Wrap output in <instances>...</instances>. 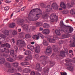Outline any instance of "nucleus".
<instances>
[{
    "label": "nucleus",
    "mask_w": 75,
    "mask_h": 75,
    "mask_svg": "<svg viewBox=\"0 0 75 75\" xmlns=\"http://www.w3.org/2000/svg\"><path fill=\"white\" fill-rule=\"evenodd\" d=\"M47 40L49 42L51 43H54L55 42V40L54 39H52L50 38H48Z\"/></svg>",
    "instance_id": "obj_10"
},
{
    "label": "nucleus",
    "mask_w": 75,
    "mask_h": 75,
    "mask_svg": "<svg viewBox=\"0 0 75 75\" xmlns=\"http://www.w3.org/2000/svg\"><path fill=\"white\" fill-rule=\"evenodd\" d=\"M5 47H6L7 48H10V45L8 43L6 44V46Z\"/></svg>",
    "instance_id": "obj_48"
},
{
    "label": "nucleus",
    "mask_w": 75,
    "mask_h": 75,
    "mask_svg": "<svg viewBox=\"0 0 75 75\" xmlns=\"http://www.w3.org/2000/svg\"><path fill=\"white\" fill-rule=\"evenodd\" d=\"M24 35V33L23 32H22L21 33H19V35H20L21 37H23V35Z\"/></svg>",
    "instance_id": "obj_51"
},
{
    "label": "nucleus",
    "mask_w": 75,
    "mask_h": 75,
    "mask_svg": "<svg viewBox=\"0 0 75 75\" xmlns=\"http://www.w3.org/2000/svg\"><path fill=\"white\" fill-rule=\"evenodd\" d=\"M67 6L68 7H72V6L70 5V3H68L67 4Z\"/></svg>",
    "instance_id": "obj_52"
},
{
    "label": "nucleus",
    "mask_w": 75,
    "mask_h": 75,
    "mask_svg": "<svg viewBox=\"0 0 75 75\" xmlns=\"http://www.w3.org/2000/svg\"><path fill=\"white\" fill-rule=\"evenodd\" d=\"M52 6L54 10H57L58 8V6L55 3H53L52 4Z\"/></svg>",
    "instance_id": "obj_9"
},
{
    "label": "nucleus",
    "mask_w": 75,
    "mask_h": 75,
    "mask_svg": "<svg viewBox=\"0 0 75 75\" xmlns=\"http://www.w3.org/2000/svg\"><path fill=\"white\" fill-rule=\"evenodd\" d=\"M5 62V59L1 57H0V64H3Z\"/></svg>",
    "instance_id": "obj_14"
},
{
    "label": "nucleus",
    "mask_w": 75,
    "mask_h": 75,
    "mask_svg": "<svg viewBox=\"0 0 75 75\" xmlns=\"http://www.w3.org/2000/svg\"><path fill=\"white\" fill-rule=\"evenodd\" d=\"M25 37L26 38H30L31 37V36L30 35L26 34L25 35Z\"/></svg>",
    "instance_id": "obj_46"
},
{
    "label": "nucleus",
    "mask_w": 75,
    "mask_h": 75,
    "mask_svg": "<svg viewBox=\"0 0 75 75\" xmlns=\"http://www.w3.org/2000/svg\"><path fill=\"white\" fill-rule=\"evenodd\" d=\"M49 70H50V68H47V66L45 67L43 69V73H48L49 72Z\"/></svg>",
    "instance_id": "obj_8"
},
{
    "label": "nucleus",
    "mask_w": 75,
    "mask_h": 75,
    "mask_svg": "<svg viewBox=\"0 0 75 75\" xmlns=\"http://www.w3.org/2000/svg\"><path fill=\"white\" fill-rule=\"evenodd\" d=\"M65 26L66 27H67L68 28L69 27L70 28L69 30L68 29H65V33H66V34H68L69 33H72V31H73V30H74L73 28L71 27V26H69L65 25Z\"/></svg>",
    "instance_id": "obj_5"
},
{
    "label": "nucleus",
    "mask_w": 75,
    "mask_h": 75,
    "mask_svg": "<svg viewBox=\"0 0 75 75\" xmlns=\"http://www.w3.org/2000/svg\"><path fill=\"white\" fill-rule=\"evenodd\" d=\"M55 63L54 61L51 62H50V66L51 67H52L54 65H55Z\"/></svg>",
    "instance_id": "obj_33"
},
{
    "label": "nucleus",
    "mask_w": 75,
    "mask_h": 75,
    "mask_svg": "<svg viewBox=\"0 0 75 75\" xmlns=\"http://www.w3.org/2000/svg\"><path fill=\"white\" fill-rule=\"evenodd\" d=\"M42 43L44 45H46V46H48V45H49V44H48V42L45 40H43Z\"/></svg>",
    "instance_id": "obj_23"
},
{
    "label": "nucleus",
    "mask_w": 75,
    "mask_h": 75,
    "mask_svg": "<svg viewBox=\"0 0 75 75\" xmlns=\"http://www.w3.org/2000/svg\"><path fill=\"white\" fill-rule=\"evenodd\" d=\"M42 15V11L39 8L33 9L31 10L28 17L30 21H35Z\"/></svg>",
    "instance_id": "obj_1"
},
{
    "label": "nucleus",
    "mask_w": 75,
    "mask_h": 75,
    "mask_svg": "<svg viewBox=\"0 0 75 75\" xmlns=\"http://www.w3.org/2000/svg\"><path fill=\"white\" fill-rule=\"evenodd\" d=\"M18 45H19V47L22 48L24 47L25 46V43L24 41L20 40H18L17 42Z\"/></svg>",
    "instance_id": "obj_3"
},
{
    "label": "nucleus",
    "mask_w": 75,
    "mask_h": 75,
    "mask_svg": "<svg viewBox=\"0 0 75 75\" xmlns=\"http://www.w3.org/2000/svg\"><path fill=\"white\" fill-rule=\"evenodd\" d=\"M53 48L54 52L58 53V52H59V51H58V48L57 47H56V46L53 45Z\"/></svg>",
    "instance_id": "obj_13"
},
{
    "label": "nucleus",
    "mask_w": 75,
    "mask_h": 75,
    "mask_svg": "<svg viewBox=\"0 0 75 75\" xmlns=\"http://www.w3.org/2000/svg\"><path fill=\"white\" fill-rule=\"evenodd\" d=\"M60 27H62V26H64V25L65 26V25L64 24V22H63V21H60Z\"/></svg>",
    "instance_id": "obj_41"
},
{
    "label": "nucleus",
    "mask_w": 75,
    "mask_h": 75,
    "mask_svg": "<svg viewBox=\"0 0 75 75\" xmlns=\"http://www.w3.org/2000/svg\"><path fill=\"white\" fill-rule=\"evenodd\" d=\"M18 63L17 62H14V63H13V66L14 67H15L16 68L18 67Z\"/></svg>",
    "instance_id": "obj_29"
},
{
    "label": "nucleus",
    "mask_w": 75,
    "mask_h": 75,
    "mask_svg": "<svg viewBox=\"0 0 75 75\" xmlns=\"http://www.w3.org/2000/svg\"><path fill=\"white\" fill-rule=\"evenodd\" d=\"M59 31H60V32H61V33H63V32H64L65 33V29L64 30L63 29H62V30H59Z\"/></svg>",
    "instance_id": "obj_55"
},
{
    "label": "nucleus",
    "mask_w": 75,
    "mask_h": 75,
    "mask_svg": "<svg viewBox=\"0 0 75 75\" xmlns=\"http://www.w3.org/2000/svg\"><path fill=\"white\" fill-rule=\"evenodd\" d=\"M14 48L16 51L17 52V51H18V47H17V46H15L14 47Z\"/></svg>",
    "instance_id": "obj_56"
},
{
    "label": "nucleus",
    "mask_w": 75,
    "mask_h": 75,
    "mask_svg": "<svg viewBox=\"0 0 75 75\" xmlns=\"http://www.w3.org/2000/svg\"><path fill=\"white\" fill-rule=\"evenodd\" d=\"M27 57L28 58V59H29V60H30V59L31 58V57L30 56H28Z\"/></svg>",
    "instance_id": "obj_63"
},
{
    "label": "nucleus",
    "mask_w": 75,
    "mask_h": 75,
    "mask_svg": "<svg viewBox=\"0 0 75 75\" xmlns=\"http://www.w3.org/2000/svg\"><path fill=\"white\" fill-rule=\"evenodd\" d=\"M59 57H65V53L64 51H61L60 52Z\"/></svg>",
    "instance_id": "obj_11"
},
{
    "label": "nucleus",
    "mask_w": 75,
    "mask_h": 75,
    "mask_svg": "<svg viewBox=\"0 0 75 75\" xmlns=\"http://www.w3.org/2000/svg\"><path fill=\"white\" fill-rule=\"evenodd\" d=\"M68 70L71 72H72L74 71V67L72 66L70 67H68Z\"/></svg>",
    "instance_id": "obj_30"
},
{
    "label": "nucleus",
    "mask_w": 75,
    "mask_h": 75,
    "mask_svg": "<svg viewBox=\"0 0 75 75\" xmlns=\"http://www.w3.org/2000/svg\"><path fill=\"white\" fill-rule=\"evenodd\" d=\"M29 63L28 62H22L21 63V64L22 66H24L25 65H29Z\"/></svg>",
    "instance_id": "obj_24"
},
{
    "label": "nucleus",
    "mask_w": 75,
    "mask_h": 75,
    "mask_svg": "<svg viewBox=\"0 0 75 75\" xmlns=\"http://www.w3.org/2000/svg\"><path fill=\"white\" fill-rule=\"evenodd\" d=\"M60 6L61 7L63 8L64 9H65L66 8V6H65V3L62 2H61L60 4Z\"/></svg>",
    "instance_id": "obj_16"
},
{
    "label": "nucleus",
    "mask_w": 75,
    "mask_h": 75,
    "mask_svg": "<svg viewBox=\"0 0 75 75\" xmlns=\"http://www.w3.org/2000/svg\"><path fill=\"white\" fill-rule=\"evenodd\" d=\"M36 25L37 26L40 27V26H41V25H42V23H41L40 22H37L36 23Z\"/></svg>",
    "instance_id": "obj_38"
},
{
    "label": "nucleus",
    "mask_w": 75,
    "mask_h": 75,
    "mask_svg": "<svg viewBox=\"0 0 75 75\" xmlns=\"http://www.w3.org/2000/svg\"><path fill=\"white\" fill-rule=\"evenodd\" d=\"M11 2V0H6L5 1V2L6 3H10Z\"/></svg>",
    "instance_id": "obj_47"
},
{
    "label": "nucleus",
    "mask_w": 75,
    "mask_h": 75,
    "mask_svg": "<svg viewBox=\"0 0 75 75\" xmlns=\"http://www.w3.org/2000/svg\"><path fill=\"white\" fill-rule=\"evenodd\" d=\"M17 23L18 24L22 25V24H24V20H23L20 19L17 22Z\"/></svg>",
    "instance_id": "obj_18"
},
{
    "label": "nucleus",
    "mask_w": 75,
    "mask_h": 75,
    "mask_svg": "<svg viewBox=\"0 0 75 75\" xmlns=\"http://www.w3.org/2000/svg\"><path fill=\"white\" fill-rule=\"evenodd\" d=\"M75 39L74 40V42H73V43L71 44L70 45V46L71 47H75Z\"/></svg>",
    "instance_id": "obj_34"
},
{
    "label": "nucleus",
    "mask_w": 75,
    "mask_h": 75,
    "mask_svg": "<svg viewBox=\"0 0 75 75\" xmlns=\"http://www.w3.org/2000/svg\"><path fill=\"white\" fill-rule=\"evenodd\" d=\"M62 37L64 38H69V35L67 34H64L62 36Z\"/></svg>",
    "instance_id": "obj_32"
},
{
    "label": "nucleus",
    "mask_w": 75,
    "mask_h": 75,
    "mask_svg": "<svg viewBox=\"0 0 75 75\" xmlns=\"http://www.w3.org/2000/svg\"><path fill=\"white\" fill-rule=\"evenodd\" d=\"M15 54L14 53V50H11L10 51V55L11 56H12Z\"/></svg>",
    "instance_id": "obj_39"
},
{
    "label": "nucleus",
    "mask_w": 75,
    "mask_h": 75,
    "mask_svg": "<svg viewBox=\"0 0 75 75\" xmlns=\"http://www.w3.org/2000/svg\"><path fill=\"white\" fill-rule=\"evenodd\" d=\"M55 33L56 34H57V35H61V33H60L59 31L58 30H56L55 31Z\"/></svg>",
    "instance_id": "obj_35"
},
{
    "label": "nucleus",
    "mask_w": 75,
    "mask_h": 75,
    "mask_svg": "<svg viewBox=\"0 0 75 75\" xmlns=\"http://www.w3.org/2000/svg\"><path fill=\"white\" fill-rule=\"evenodd\" d=\"M31 54V51L30 50H27L25 52V55H29Z\"/></svg>",
    "instance_id": "obj_28"
},
{
    "label": "nucleus",
    "mask_w": 75,
    "mask_h": 75,
    "mask_svg": "<svg viewBox=\"0 0 75 75\" xmlns=\"http://www.w3.org/2000/svg\"><path fill=\"white\" fill-rule=\"evenodd\" d=\"M41 63L43 66V67H44L47 64V61L44 60H41L40 61Z\"/></svg>",
    "instance_id": "obj_17"
},
{
    "label": "nucleus",
    "mask_w": 75,
    "mask_h": 75,
    "mask_svg": "<svg viewBox=\"0 0 75 75\" xmlns=\"http://www.w3.org/2000/svg\"><path fill=\"white\" fill-rule=\"evenodd\" d=\"M31 69H25L23 70V72L25 73H30Z\"/></svg>",
    "instance_id": "obj_19"
},
{
    "label": "nucleus",
    "mask_w": 75,
    "mask_h": 75,
    "mask_svg": "<svg viewBox=\"0 0 75 75\" xmlns=\"http://www.w3.org/2000/svg\"><path fill=\"white\" fill-rule=\"evenodd\" d=\"M39 55L38 54H36L35 55V58L36 59H37L38 58H39Z\"/></svg>",
    "instance_id": "obj_60"
},
{
    "label": "nucleus",
    "mask_w": 75,
    "mask_h": 75,
    "mask_svg": "<svg viewBox=\"0 0 75 75\" xmlns=\"http://www.w3.org/2000/svg\"><path fill=\"white\" fill-rule=\"evenodd\" d=\"M30 50L31 51H32L33 50H34V47L32 46H31V47H30Z\"/></svg>",
    "instance_id": "obj_54"
},
{
    "label": "nucleus",
    "mask_w": 75,
    "mask_h": 75,
    "mask_svg": "<svg viewBox=\"0 0 75 75\" xmlns=\"http://www.w3.org/2000/svg\"><path fill=\"white\" fill-rule=\"evenodd\" d=\"M18 71H21V68L20 67H19L18 68Z\"/></svg>",
    "instance_id": "obj_64"
},
{
    "label": "nucleus",
    "mask_w": 75,
    "mask_h": 75,
    "mask_svg": "<svg viewBox=\"0 0 75 75\" xmlns=\"http://www.w3.org/2000/svg\"><path fill=\"white\" fill-rule=\"evenodd\" d=\"M12 57L13 59H16L17 58V56L16 54H14L11 56Z\"/></svg>",
    "instance_id": "obj_37"
},
{
    "label": "nucleus",
    "mask_w": 75,
    "mask_h": 75,
    "mask_svg": "<svg viewBox=\"0 0 75 75\" xmlns=\"http://www.w3.org/2000/svg\"><path fill=\"white\" fill-rule=\"evenodd\" d=\"M6 60L7 61H8L9 62H13V61H14L13 59L11 57L7 58Z\"/></svg>",
    "instance_id": "obj_27"
},
{
    "label": "nucleus",
    "mask_w": 75,
    "mask_h": 75,
    "mask_svg": "<svg viewBox=\"0 0 75 75\" xmlns=\"http://www.w3.org/2000/svg\"><path fill=\"white\" fill-rule=\"evenodd\" d=\"M70 13L72 15H75V10L74 9H71L70 11Z\"/></svg>",
    "instance_id": "obj_25"
},
{
    "label": "nucleus",
    "mask_w": 75,
    "mask_h": 75,
    "mask_svg": "<svg viewBox=\"0 0 75 75\" xmlns=\"http://www.w3.org/2000/svg\"><path fill=\"white\" fill-rule=\"evenodd\" d=\"M15 26H16V24L14 23H12L9 25L10 28H14Z\"/></svg>",
    "instance_id": "obj_22"
},
{
    "label": "nucleus",
    "mask_w": 75,
    "mask_h": 75,
    "mask_svg": "<svg viewBox=\"0 0 75 75\" xmlns=\"http://www.w3.org/2000/svg\"><path fill=\"white\" fill-rule=\"evenodd\" d=\"M23 27L24 28H25V29H26L27 30H28V25L27 24H25L23 25Z\"/></svg>",
    "instance_id": "obj_40"
},
{
    "label": "nucleus",
    "mask_w": 75,
    "mask_h": 75,
    "mask_svg": "<svg viewBox=\"0 0 75 75\" xmlns=\"http://www.w3.org/2000/svg\"><path fill=\"white\" fill-rule=\"evenodd\" d=\"M40 6L41 7L44 8L45 6V5L44 4H40Z\"/></svg>",
    "instance_id": "obj_53"
},
{
    "label": "nucleus",
    "mask_w": 75,
    "mask_h": 75,
    "mask_svg": "<svg viewBox=\"0 0 75 75\" xmlns=\"http://www.w3.org/2000/svg\"><path fill=\"white\" fill-rule=\"evenodd\" d=\"M42 33L43 34L47 35L50 34V30L48 29H45L42 31Z\"/></svg>",
    "instance_id": "obj_7"
},
{
    "label": "nucleus",
    "mask_w": 75,
    "mask_h": 75,
    "mask_svg": "<svg viewBox=\"0 0 75 75\" xmlns=\"http://www.w3.org/2000/svg\"><path fill=\"white\" fill-rule=\"evenodd\" d=\"M9 8H10V7L8 6H6L4 8V9L6 11L8 10H9Z\"/></svg>",
    "instance_id": "obj_45"
},
{
    "label": "nucleus",
    "mask_w": 75,
    "mask_h": 75,
    "mask_svg": "<svg viewBox=\"0 0 75 75\" xmlns=\"http://www.w3.org/2000/svg\"><path fill=\"white\" fill-rule=\"evenodd\" d=\"M50 18L51 20L50 21V22L51 23H54L55 22H57L58 21V17L56 16L55 14L52 13L50 15Z\"/></svg>",
    "instance_id": "obj_2"
},
{
    "label": "nucleus",
    "mask_w": 75,
    "mask_h": 75,
    "mask_svg": "<svg viewBox=\"0 0 75 75\" xmlns=\"http://www.w3.org/2000/svg\"><path fill=\"white\" fill-rule=\"evenodd\" d=\"M40 58L42 59H47L48 58V57L45 55H43L41 56L40 57Z\"/></svg>",
    "instance_id": "obj_21"
},
{
    "label": "nucleus",
    "mask_w": 75,
    "mask_h": 75,
    "mask_svg": "<svg viewBox=\"0 0 75 75\" xmlns=\"http://www.w3.org/2000/svg\"><path fill=\"white\" fill-rule=\"evenodd\" d=\"M40 51V47L39 46H37L35 48V52L37 53H39Z\"/></svg>",
    "instance_id": "obj_12"
},
{
    "label": "nucleus",
    "mask_w": 75,
    "mask_h": 75,
    "mask_svg": "<svg viewBox=\"0 0 75 75\" xmlns=\"http://www.w3.org/2000/svg\"><path fill=\"white\" fill-rule=\"evenodd\" d=\"M62 44H63V42H62V41H59V45H61Z\"/></svg>",
    "instance_id": "obj_61"
},
{
    "label": "nucleus",
    "mask_w": 75,
    "mask_h": 75,
    "mask_svg": "<svg viewBox=\"0 0 75 75\" xmlns=\"http://www.w3.org/2000/svg\"><path fill=\"white\" fill-rule=\"evenodd\" d=\"M50 27V25L47 23H44L43 25V27L45 28H47Z\"/></svg>",
    "instance_id": "obj_20"
},
{
    "label": "nucleus",
    "mask_w": 75,
    "mask_h": 75,
    "mask_svg": "<svg viewBox=\"0 0 75 75\" xmlns=\"http://www.w3.org/2000/svg\"><path fill=\"white\" fill-rule=\"evenodd\" d=\"M61 75H67V74L66 72L61 73Z\"/></svg>",
    "instance_id": "obj_58"
},
{
    "label": "nucleus",
    "mask_w": 75,
    "mask_h": 75,
    "mask_svg": "<svg viewBox=\"0 0 75 75\" xmlns=\"http://www.w3.org/2000/svg\"><path fill=\"white\" fill-rule=\"evenodd\" d=\"M4 50L5 52L6 53L8 54V53H10V50L8 49H6V48H4Z\"/></svg>",
    "instance_id": "obj_31"
},
{
    "label": "nucleus",
    "mask_w": 75,
    "mask_h": 75,
    "mask_svg": "<svg viewBox=\"0 0 75 75\" xmlns=\"http://www.w3.org/2000/svg\"><path fill=\"white\" fill-rule=\"evenodd\" d=\"M35 71H32L30 73V75H35Z\"/></svg>",
    "instance_id": "obj_50"
},
{
    "label": "nucleus",
    "mask_w": 75,
    "mask_h": 75,
    "mask_svg": "<svg viewBox=\"0 0 75 75\" xmlns=\"http://www.w3.org/2000/svg\"><path fill=\"white\" fill-rule=\"evenodd\" d=\"M31 45H29L27 46V48L28 49H30V48H31Z\"/></svg>",
    "instance_id": "obj_62"
},
{
    "label": "nucleus",
    "mask_w": 75,
    "mask_h": 75,
    "mask_svg": "<svg viewBox=\"0 0 75 75\" xmlns=\"http://www.w3.org/2000/svg\"><path fill=\"white\" fill-rule=\"evenodd\" d=\"M12 34L13 35H16V34H17V32L16 31L13 30L12 33Z\"/></svg>",
    "instance_id": "obj_44"
},
{
    "label": "nucleus",
    "mask_w": 75,
    "mask_h": 75,
    "mask_svg": "<svg viewBox=\"0 0 75 75\" xmlns=\"http://www.w3.org/2000/svg\"><path fill=\"white\" fill-rule=\"evenodd\" d=\"M39 37H41V38L42 39H44V36L42 34L40 33H39L37 35H34L33 37H32V38L33 39H35V38H36L37 40H38L39 38Z\"/></svg>",
    "instance_id": "obj_4"
},
{
    "label": "nucleus",
    "mask_w": 75,
    "mask_h": 75,
    "mask_svg": "<svg viewBox=\"0 0 75 75\" xmlns=\"http://www.w3.org/2000/svg\"><path fill=\"white\" fill-rule=\"evenodd\" d=\"M4 34L5 35H8L9 34V31L7 30H5V31Z\"/></svg>",
    "instance_id": "obj_42"
},
{
    "label": "nucleus",
    "mask_w": 75,
    "mask_h": 75,
    "mask_svg": "<svg viewBox=\"0 0 75 75\" xmlns=\"http://www.w3.org/2000/svg\"><path fill=\"white\" fill-rule=\"evenodd\" d=\"M62 13L64 14H67L68 13V11H64L62 12Z\"/></svg>",
    "instance_id": "obj_49"
},
{
    "label": "nucleus",
    "mask_w": 75,
    "mask_h": 75,
    "mask_svg": "<svg viewBox=\"0 0 75 75\" xmlns=\"http://www.w3.org/2000/svg\"><path fill=\"white\" fill-rule=\"evenodd\" d=\"M1 56H3L4 57H5V58H7V57H8V55L7 54H5L4 53H1Z\"/></svg>",
    "instance_id": "obj_36"
},
{
    "label": "nucleus",
    "mask_w": 75,
    "mask_h": 75,
    "mask_svg": "<svg viewBox=\"0 0 75 75\" xmlns=\"http://www.w3.org/2000/svg\"><path fill=\"white\" fill-rule=\"evenodd\" d=\"M52 8L50 6L48 5L46 7V10L47 12H50V10H51Z\"/></svg>",
    "instance_id": "obj_15"
},
{
    "label": "nucleus",
    "mask_w": 75,
    "mask_h": 75,
    "mask_svg": "<svg viewBox=\"0 0 75 75\" xmlns=\"http://www.w3.org/2000/svg\"><path fill=\"white\" fill-rule=\"evenodd\" d=\"M41 67L40 64L39 63H38L36 64V69H39Z\"/></svg>",
    "instance_id": "obj_26"
},
{
    "label": "nucleus",
    "mask_w": 75,
    "mask_h": 75,
    "mask_svg": "<svg viewBox=\"0 0 75 75\" xmlns=\"http://www.w3.org/2000/svg\"><path fill=\"white\" fill-rule=\"evenodd\" d=\"M71 61L70 59H67L66 60V61H67V62H71Z\"/></svg>",
    "instance_id": "obj_59"
},
{
    "label": "nucleus",
    "mask_w": 75,
    "mask_h": 75,
    "mask_svg": "<svg viewBox=\"0 0 75 75\" xmlns=\"http://www.w3.org/2000/svg\"><path fill=\"white\" fill-rule=\"evenodd\" d=\"M52 50H51V47L50 46L47 47L46 51L45 52V54L46 55H50L51 54Z\"/></svg>",
    "instance_id": "obj_6"
},
{
    "label": "nucleus",
    "mask_w": 75,
    "mask_h": 75,
    "mask_svg": "<svg viewBox=\"0 0 75 75\" xmlns=\"http://www.w3.org/2000/svg\"><path fill=\"white\" fill-rule=\"evenodd\" d=\"M19 58L20 59V60H21V59H23V56L20 55L19 56Z\"/></svg>",
    "instance_id": "obj_57"
},
{
    "label": "nucleus",
    "mask_w": 75,
    "mask_h": 75,
    "mask_svg": "<svg viewBox=\"0 0 75 75\" xmlns=\"http://www.w3.org/2000/svg\"><path fill=\"white\" fill-rule=\"evenodd\" d=\"M14 70H15L14 69H9L8 70V72H12L13 71H14Z\"/></svg>",
    "instance_id": "obj_43"
}]
</instances>
